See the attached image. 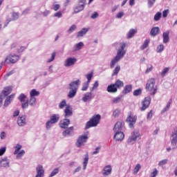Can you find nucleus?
<instances>
[{"instance_id":"f257e3e1","label":"nucleus","mask_w":177,"mask_h":177,"mask_svg":"<svg viewBox=\"0 0 177 177\" xmlns=\"http://www.w3.org/2000/svg\"><path fill=\"white\" fill-rule=\"evenodd\" d=\"M127 47V44L122 43L121 44L120 48L117 51L116 56L111 61V66H115L117 63L121 60L125 56V53H127V50H125V48Z\"/></svg>"},{"instance_id":"f03ea898","label":"nucleus","mask_w":177,"mask_h":177,"mask_svg":"<svg viewBox=\"0 0 177 177\" xmlns=\"http://www.w3.org/2000/svg\"><path fill=\"white\" fill-rule=\"evenodd\" d=\"M145 89L149 92V95L154 96L157 93V86H156V79L149 78L146 84Z\"/></svg>"},{"instance_id":"7ed1b4c3","label":"nucleus","mask_w":177,"mask_h":177,"mask_svg":"<svg viewBox=\"0 0 177 177\" xmlns=\"http://www.w3.org/2000/svg\"><path fill=\"white\" fill-rule=\"evenodd\" d=\"M81 81L80 80L71 82L69 84V92L68 93V97L69 99H73L77 95V91H78V86H80Z\"/></svg>"},{"instance_id":"20e7f679","label":"nucleus","mask_w":177,"mask_h":177,"mask_svg":"<svg viewBox=\"0 0 177 177\" xmlns=\"http://www.w3.org/2000/svg\"><path fill=\"white\" fill-rule=\"evenodd\" d=\"M102 120V116L100 114L94 115L90 119V121H88L85 126V129H89L93 127H97V124L100 122Z\"/></svg>"},{"instance_id":"39448f33","label":"nucleus","mask_w":177,"mask_h":177,"mask_svg":"<svg viewBox=\"0 0 177 177\" xmlns=\"http://www.w3.org/2000/svg\"><path fill=\"white\" fill-rule=\"evenodd\" d=\"M138 120V117L132 113V112H129L128 117L126 119V122H129V128H133L135 124H136V120Z\"/></svg>"},{"instance_id":"423d86ee","label":"nucleus","mask_w":177,"mask_h":177,"mask_svg":"<svg viewBox=\"0 0 177 177\" xmlns=\"http://www.w3.org/2000/svg\"><path fill=\"white\" fill-rule=\"evenodd\" d=\"M88 134L80 136L76 142L77 147H81V146H85V143L88 142Z\"/></svg>"},{"instance_id":"0eeeda50","label":"nucleus","mask_w":177,"mask_h":177,"mask_svg":"<svg viewBox=\"0 0 177 177\" xmlns=\"http://www.w3.org/2000/svg\"><path fill=\"white\" fill-rule=\"evenodd\" d=\"M150 103H151V97H150V96L145 97L144 100L141 102L142 106L140 108V111H145V110L149 109Z\"/></svg>"},{"instance_id":"6e6552de","label":"nucleus","mask_w":177,"mask_h":177,"mask_svg":"<svg viewBox=\"0 0 177 177\" xmlns=\"http://www.w3.org/2000/svg\"><path fill=\"white\" fill-rule=\"evenodd\" d=\"M18 99L21 103L22 109H27L28 107V98H27V95L21 93Z\"/></svg>"},{"instance_id":"1a4fd4ad","label":"nucleus","mask_w":177,"mask_h":177,"mask_svg":"<svg viewBox=\"0 0 177 177\" xmlns=\"http://www.w3.org/2000/svg\"><path fill=\"white\" fill-rule=\"evenodd\" d=\"M60 116L59 114H54L50 117V120L46 122V129H49L50 128V124H56L59 121Z\"/></svg>"},{"instance_id":"9d476101","label":"nucleus","mask_w":177,"mask_h":177,"mask_svg":"<svg viewBox=\"0 0 177 177\" xmlns=\"http://www.w3.org/2000/svg\"><path fill=\"white\" fill-rule=\"evenodd\" d=\"M80 3L81 4L74 8V13H80V12L84 10L86 5V0H80Z\"/></svg>"},{"instance_id":"9b49d317","label":"nucleus","mask_w":177,"mask_h":177,"mask_svg":"<svg viewBox=\"0 0 177 177\" xmlns=\"http://www.w3.org/2000/svg\"><path fill=\"white\" fill-rule=\"evenodd\" d=\"M122 86H124V82L120 80H117L115 84H111L112 93L117 92V88L120 89V88H122Z\"/></svg>"},{"instance_id":"f8f14e48","label":"nucleus","mask_w":177,"mask_h":177,"mask_svg":"<svg viewBox=\"0 0 177 177\" xmlns=\"http://www.w3.org/2000/svg\"><path fill=\"white\" fill-rule=\"evenodd\" d=\"M125 127V122L122 120L118 121L114 127L113 131L114 132H120V131H122V129Z\"/></svg>"},{"instance_id":"ddd939ff","label":"nucleus","mask_w":177,"mask_h":177,"mask_svg":"<svg viewBox=\"0 0 177 177\" xmlns=\"http://www.w3.org/2000/svg\"><path fill=\"white\" fill-rule=\"evenodd\" d=\"M116 132L113 136V138L116 142H122L124 138H125V134L122 131H115Z\"/></svg>"},{"instance_id":"4468645a","label":"nucleus","mask_w":177,"mask_h":177,"mask_svg":"<svg viewBox=\"0 0 177 177\" xmlns=\"http://www.w3.org/2000/svg\"><path fill=\"white\" fill-rule=\"evenodd\" d=\"M140 136L139 131H133L131 136L129 138L127 142L128 143H132V142H136V139Z\"/></svg>"},{"instance_id":"2eb2a0df","label":"nucleus","mask_w":177,"mask_h":177,"mask_svg":"<svg viewBox=\"0 0 177 177\" xmlns=\"http://www.w3.org/2000/svg\"><path fill=\"white\" fill-rule=\"evenodd\" d=\"M77 62V58L75 57H69L68 58L64 63L65 67H70L71 66H74Z\"/></svg>"},{"instance_id":"dca6fc26","label":"nucleus","mask_w":177,"mask_h":177,"mask_svg":"<svg viewBox=\"0 0 177 177\" xmlns=\"http://www.w3.org/2000/svg\"><path fill=\"white\" fill-rule=\"evenodd\" d=\"M36 171H37V175L35 177H44V175L45 174V170H44V167H42V165H39L36 167Z\"/></svg>"},{"instance_id":"f3484780","label":"nucleus","mask_w":177,"mask_h":177,"mask_svg":"<svg viewBox=\"0 0 177 177\" xmlns=\"http://www.w3.org/2000/svg\"><path fill=\"white\" fill-rule=\"evenodd\" d=\"M19 57L18 55H8L6 59L5 62H8V60H9L10 63H16V62H17V60H19Z\"/></svg>"},{"instance_id":"a211bd4d","label":"nucleus","mask_w":177,"mask_h":177,"mask_svg":"<svg viewBox=\"0 0 177 177\" xmlns=\"http://www.w3.org/2000/svg\"><path fill=\"white\" fill-rule=\"evenodd\" d=\"M17 124H18L19 127H24V125H26V124H27L26 115L19 116V118L17 119Z\"/></svg>"},{"instance_id":"6ab92c4d","label":"nucleus","mask_w":177,"mask_h":177,"mask_svg":"<svg viewBox=\"0 0 177 177\" xmlns=\"http://www.w3.org/2000/svg\"><path fill=\"white\" fill-rule=\"evenodd\" d=\"M0 167H3V168L9 167V160L8 158L0 159Z\"/></svg>"},{"instance_id":"aec40b11","label":"nucleus","mask_w":177,"mask_h":177,"mask_svg":"<svg viewBox=\"0 0 177 177\" xmlns=\"http://www.w3.org/2000/svg\"><path fill=\"white\" fill-rule=\"evenodd\" d=\"M13 99H15V95H11L7 97L4 102L3 106L8 107V106H9L10 103H12V101L13 100Z\"/></svg>"},{"instance_id":"412c9836","label":"nucleus","mask_w":177,"mask_h":177,"mask_svg":"<svg viewBox=\"0 0 177 177\" xmlns=\"http://www.w3.org/2000/svg\"><path fill=\"white\" fill-rule=\"evenodd\" d=\"M68 125H70L69 119H64L63 122H60L59 123L60 128H62L63 129H66Z\"/></svg>"},{"instance_id":"4be33fe9","label":"nucleus","mask_w":177,"mask_h":177,"mask_svg":"<svg viewBox=\"0 0 177 177\" xmlns=\"http://www.w3.org/2000/svg\"><path fill=\"white\" fill-rule=\"evenodd\" d=\"M65 117H71L73 115V109L70 106H67L64 109Z\"/></svg>"},{"instance_id":"5701e85b","label":"nucleus","mask_w":177,"mask_h":177,"mask_svg":"<svg viewBox=\"0 0 177 177\" xmlns=\"http://www.w3.org/2000/svg\"><path fill=\"white\" fill-rule=\"evenodd\" d=\"M163 44H168L169 42V30H167L162 34Z\"/></svg>"},{"instance_id":"b1692460","label":"nucleus","mask_w":177,"mask_h":177,"mask_svg":"<svg viewBox=\"0 0 177 177\" xmlns=\"http://www.w3.org/2000/svg\"><path fill=\"white\" fill-rule=\"evenodd\" d=\"M158 34H160V28L158 27H153L151 28L150 35L151 37H156V35H158Z\"/></svg>"},{"instance_id":"393cba45","label":"nucleus","mask_w":177,"mask_h":177,"mask_svg":"<svg viewBox=\"0 0 177 177\" xmlns=\"http://www.w3.org/2000/svg\"><path fill=\"white\" fill-rule=\"evenodd\" d=\"M132 91V84L126 85L122 91V93L124 95H127V93H129Z\"/></svg>"},{"instance_id":"a878e982","label":"nucleus","mask_w":177,"mask_h":177,"mask_svg":"<svg viewBox=\"0 0 177 177\" xmlns=\"http://www.w3.org/2000/svg\"><path fill=\"white\" fill-rule=\"evenodd\" d=\"M138 32L136 29H130L129 32L127 33V39H131L134 35Z\"/></svg>"},{"instance_id":"bb28decb","label":"nucleus","mask_w":177,"mask_h":177,"mask_svg":"<svg viewBox=\"0 0 177 177\" xmlns=\"http://www.w3.org/2000/svg\"><path fill=\"white\" fill-rule=\"evenodd\" d=\"M92 100V93H86L84 94V96L82 97V100L84 102H86L88 100Z\"/></svg>"},{"instance_id":"cd10ccee","label":"nucleus","mask_w":177,"mask_h":177,"mask_svg":"<svg viewBox=\"0 0 177 177\" xmlns=\"http://www.w3.org/2000/svg\"><path fill=\"white\" fill-rule=\"evenodd\" d=\"M3 96H8L12 93V87H6L2 91Z\"/></svg>"},{"instance_id":"c85d7f7f","label":"nucleus","mask_w":177,"mask_h":177,"mask_svg":"<svg viewBox=\"0 0 177 177\" xmlns=\"http://www.w3.org/2000/svg\"><path fill=\"white\" fill-rule=\"evenodd\" d=\"M111 174V167H105L103 169L102 174L104 176H106V175H110Z\"/></svg>"},{"instance_id":"c756f323","label":"nucleus","mask_w":177,"mask_h":177,"mask_svg":"<svg viewBox=\"0 0 177 177\" xmlns=\"http://www.w3.org/2000/svg\"><path fill=\"white\" fill-rule=\"evenodd\" d=\"M89 161V155L86 153L85 155V158L84 159L83 162V169L85 170L86 169V165H88V162Z\"/></svg>"},{"instance_id":"7c9ffc66","label":"nucleus","mask_w":177,"mask_h":177,"mask_svg":"<svg viewBox=\"0 0 177 177\" xmlns=\"http://www.w3.org/2000/svg\"><path fill=\"white\" fill-rule=\"evenodd\" d=\"M39 91H37L35 88H33L30 92V97H35V96H39Z\"/></svg>"},{"instance_id":"2f4dec72","label":"nucleus","mask_w":177,"mask_h":177,"mask_svg":"<svg viewBox=\"0 0 177 177\" xmlns=\"http://www.w3.org/2000/svg\"><path fill=\"white\" fill-rule=\"evenodd\" d=\"M120 114H121V109H116L113 111L112 115L114 118H117L120 117Z\"/></svg>"},{"instance_id":"473e14b6","label":"nucleus","mask_w":177,"mask_h":177,"mask_svg":"<svg viewBox=\"0 0 177 177\" xmlns=\"http://www.w3.org/2000/svg\"><path fill=\"white\" fill-rule=\"evenodd\" d=\"M28 104H29V106H31L32 107L34 106L35 104H37V98L30 97V98L28 101Z\"/></svg>"},{"instance_id":"72a5a7b5","label":"nucleus","mask_w":177,"mask_h":177,"mask_svg":"<svg viewBox=\"0 0 177 177\" xmlns=\"http://www.w3.org/2000/svg\"><path fill=\"white\" fill-rule=\"evenodd\" d=\"M149 44H150V40L149 39H146L143 44L140 46V50H145L147 46H149Z\"/></svg>"},{"instance_id":"f704fd0d","label":"nucleus","mask_w":177,"mask_h":177,"mask_svg":"<svg viewBox=\"0 0 177 177\" xmlns=\"http://www.w3.org/2000/svg\"><path fill=\"white\" fill-rule=\"evenodd\" d=\"M120 71H121V66H117L113 70L112 76L114 77V75H118V73H120Z\"/></svg>"},{"instance_id":"c9c22d12","label":"nucleus","mask_w":177,"mask_h":177,"mask_svg":"<svg viewBox=\"0 0 177 177\" xmlns=\"http://www.w3.org/2000/svg\"><path fill=\"white\" fill-rule=\"evenodd\" d=\"M86 32H88V29L86 28H83L82 30H80V32H77V37H84V35H85V34H86Z\"/></svg>"},{"instance_id":"e433bc0d","label":"nucleus","mask_w":177,"mask_h":177,"mask_svg":"<svg viewBox=\"0 0 177 177\" xmlns=\"http://www.w3.org/2000/svg\"><path fill=\"white\" fill-rule=\"evenodd\" d=\"M171 104H172V100L171 98L169 100L167 106L163 109L162 113H165V111H168L169 107H171Z\"/></svg>"},{"instance_id":"4c0bfd02","label":"nucleus","mask_w":177,"mask_h":177,"mask_svg":"<svg viewBox=\"0 0 177 177\" xmlns=\"http://www.w3.org/2000/svg\"><path fill=\"white\" fill-rule=\"evenodd\" d=\"M25 154H26V151H24V149L21 150L19 152L17 153V160L21 158V157H23V156H24Z\"/></svg>"},{"instance_id":"58836bf2","label":"nucleus","mask_w":177,"mask_h":177,"mask_svg":"<svg viewBox=\"0 0 177 177\" xmlns=\"http://www.w3.org/2000/svg\"><path fill=\"white\" fill-rule=\"evenodd\" d=\"M21 145L20 144H18L16 147H15V151H14V154L15 156H16V154H17L19 153V151H20V150H21Z\"/></svg>"},{"instance_id":"ea45409f","label":"nucleus","mask_w":177,"mask_h":177,"mask_svg":"<svg viewBox=\"0 0 177 177\" xmlns=\"http://www.w3.org/2000/svg\"><path fill=\"white\" fill-rule=\"evenodd\" d=\"M67 106V102H66V100H63L59 104V109H64Z\"/></svg>"},{"instance_id":"a19ab883","label":"nucleus","mask_w":177,"mask_h":177,"mask_svg":"<svg viewBox=\"0 0 177 177\" xmlns=\"http://www.w3.org/2000/svg\"><path fill=\"white\" fill-rule=\"evenodd\" d=\"M57 174H59V167L55 168L50 174L49 177H53L55 175H57Z\"/></svg>"},{"instance_id":"79ce46f5","label":"nucleus","mask_w":177,"mask_h":177,"mask_svg":"<svg viewBox=\"0 0 177 177\" xmlns=\"http://www.w3.org/2000/svg\"><path fill=\"white\" fill-rule=\"evenodd\" d=\"M166 164H168L167 159L162 160L158 162L159 167H164V165H165Z\"/></svg>"},{"instance_id":"37998d69","label":"nucleus","mask_w":177,"mask_h":177,"mask_svg":"<svg viewBox=\"0 0 177 177\" xmlns=\"http://www.w3.org/2000/svg\"><path fill=\"white\" fill-rule=\"evenodd\" d=\"M161 12H157L155 16H154V20L155 21H158V20H160L161 19Z\"/></svg>"},{"instance_id":"c03bdc74","label":"nucleus","mask_w":177,"mask_h":177,"mask_svg":"<svg viewBox=\"0 0 177 177\" xmlns=\"http://www.w3.org/2000/svg\"><path fill=\"white\" fill-rule=\"evenodd\" d=\"M133 96H139V95H142V89L138 88L133 91Z\"/></svg>"},{"instance_id":"a18cd8bd","label":"nucleus","mask_w":177,"mask_h":177,"mask_svg":"<svg viewBox=\"0 0 177 177\" xmlns=\"http://www.w3.org/2000/svg\"><path fill=\"white\" fill-rule=\"evenodd\" d=\"M162 50H164V45L160 44V45L158 46V47L156 48V52L158 53H161V52H162Z\"/></svg>"},{"instance_id":"49530a36","label":"nucleus","mask_w":177,"mask_h":177,"mask_svg":"<svg viewBox=\"0 0 177 177\" xmlns=\"http://www.w3.org/2000/svg\"><path fill=\"white\" fill-rule=\"evenodd\" d=\"M140 168H142V166H140V164H137L134 168L133 174L138 173L139 171H140Z\"/></svg>"},{"instance_id":"de8ad7c7","label":"nucleus","mask_w":177,"mask_h":177,"mask_svg":"<svg viewBox=\"0 0 177 177\" xmlns=\"http://www.w3.org/2000/svg\"><path fill=\"white\" fill-rule=\"evenodd\" d=\"M92 77H93V73H91L86 75L88 84H89V82H91V80H92Z\"/></svg>"},{"instance_id":"09e8293b","label":"nucleus","mask_w":177,"mask_h":177,"mask_svg":"<svg viewBox=\"0 0 177 177\" xmlns=\"http://www.w3.org/2000/svg\"><path fill=\"white\" fill-rule=\"evenodd\" d=\"M82 46H84V43L80 42V43L77 44L75 45V48H76L75 50H80V49H81V48H82Z\"/></svg>"},{"instance_id":"8fccbe9b","label":"nucleus","mask_w":177,"mask_h":177,"mask_svg":"<svg viewBox=\"0 0 177 177\" xmlns=\"http://www.w3.org/2000/svg\"><path fill=\"white\" fill-rule=\"evenodd\" d=\"M169 71V68H165L163 71L161 72L160 75H162V77H165V74H167V73H168Z\"/></svg>"},{"instance_id":"3c124183","label":"nucleus","mask_w":177,"mask_h":177,"mask_svg":"<svg viewBox=\"0 0 177 177\" xmlns=\"http://www.w3.org/2000/svg\"><path fill=\"white\" fill-rule=\"evenodd\" d=\"M89 88V83L87 82L84 84L83 86L82 87V91H86Z\"/></svg>"},{"instance_id":"603ef678","label":"nucleus","mask_w":177,"mask_h":177,"mask_svg":"<svg viewBox=\"0 0 177 177\" xmlns=\"http://www.w3.org/2000/svg\"><path fill=\"white\" fill-rule=\"evenodd\" d=\"M171 136L173 138L172 140H171V142L173 143H176L177 144V136H176V134L172 133Z\"/></svg>"},{"instance_id":"864d4df0","label":"nucleus","mask_w":177,"mask_h":177,"mask_svg":"<svg viewBox=\"0 0 177 177\" xmlns=\"http://www.w3.org/2000/svg\"><path fill=\"white\" fill-rule=\"evenodd\" d=\"M63 16V15L62 14L61 11H58L57 12L54 14V17H58V19H60V17H62Z\"/></svg>"},{"instance_id":"5fc2aeb1","label":"nucleus","mask_w":177,"mask_h":177,"mask_svg":"<svg viewBox=\"0 0 177 177\" xmlns=\"http://www.w3.org/2000/svg\"><path fill=\"white\" fill-rule=\"evenodd\" d=\"M100 149H102V147H101L100 146L97 147L95 148V151H93V152L92 153V154H93V156H95V154H97V153L100 151Z\"/></svg>"},{"instance_id":"6e6d98bb","label":"nucleus","mask_w":177,"mask_h":177,"mask_svg":"<svg viewBox=\"0 0 177 177\" xmlns=\"http://www.w3.org/2000/svg\"><path fill=\"white\" fill-rule=\"evenodd\" d=\"M120 102H121V97H115L113 100V103H115V104L120 103Z\"/></svg>"},{"instance_id":"4d7b16f0","label":"nucleus","mask_w":177,"mask_h":177,"mask_svg":"<svg viewBox=\"0 0 177 177\" xmlns=\"http://www.w3.org/2000/svg\"><path fill=\"white\" fill-rule=\"evenodd\" d=\"M55 57H56V53L54 52L52 53L51 59H48V63H50V62H53L55 60Z\"/></svg>"},{"instance_id":"13d9d810","label":"nucleus","mask_w":177,"mask_h":177,"mask_svg":"<svg viewBox=\"0 0 177 177\" xmlns=\"http://www.w3.org/2000/svg\"><path fill=\"white\" fill-rule=\"evenodd\" d=\"M71 133V131L68 129H66L64 132H63V136H67V135H70Z\"/></svg>"},{"instance_id":"bf43d9fd","label":"nucleus","mask_w":177,"mask_h":177,"mask_svg":"<svg viewBox=\"0 0 177 177\" xmlns=\"http://www.w3.org/2000/svg\"><path fill=\"white\" fill-rule=\"evenodd\" d=\"M153 117V110H151L148 114H147V120H150L151 119V118Z\"/></svg>"},{"instance_id":"052dcab7","label":"nucleus","mask_w":177,"mask_h":177,"mask_svg":"<svg viewBox=\"0 0 177 177\" xmlns=\"http://www.w3.org/2000/svg\"><path fill=\"white\" fill-rule=\"evenodd\" d=\"M6 151V147H2L1 149H0V157L1 156H3Z\"/></svg>"},{"instance_id":"680f3d73","label":"nucleus","mask_w":177,"mask_h":177,"mask_svg":"<svg viewBox=\"0 0 177 177\" xmlns=\"http://www.w3.org/2000/svg\"><path fill=\"white\" fill-rule=\"evenodd\" d=\"M157 174H158V171L157 170V169H154V171L151 174V177L157 176Z\"/></svg>"},{"instance_id":"e2e57ef3","label":"nucleus","mask_w":177,"mask_h":177,"mask_svg":"<svg viewBox=\"0 0 177 177\" xmlns=\"http://www.w3.org/2000/svg\"><path fill=\"white\" fill-rule=\"evenodd\" d=\"M75 28H77V26L75 25H72L68 30V32H73V31L75 30Z\"/></svg>"},{"instance_id":"0e129e2a","label":"nucleus","mask_w":177,"mask_h":177,"mask_svg":"<svg viewBox=\"0 0 177 177\" xmlns=\"http://www.w3.org/2000/svg\"><path fill=\"white\" fill-rule=\"evenodd\" d=\"M91 17V19H96L99 17V13H97V12H95L93 14H92Z\"/></svg>"},{"instance_id":"69168bd1","label":"nucleus","mask_w":177,"mask_h":177,"mask_svg":"<svg viewBox=\"0 0 177 177\" xmlns=\"http://www.w3.org/2000/svg\"><path fill=\"white\" fill-rule=\"evenodd\" d=\"M122 16H124V12L121 11L118 13V15H116V17L117 19H121Z\"/></svg>"},{"instance_id":"338daca9","label":"nucleus","mask_w":177,"mask_h":177,"mask_svg":"<svg viewBox=\"0 0 177 177\" xmlns=\"http://www.w3.org/2000/svg\"><path fill=\"white\" fill-rule=\"evenodd\" d=\"M155 2H156V0H148V5H149V8H151V6L154 5Z\"/></svg>"},{"instance_id":"774afa93","label":"nucleus","mask_w":177,"mask_h":177,"mask_svg":"<svg viewBox=\"0 0 177 177\" xmlns=\"http://www.w3.org/2000/svg\"><path fill=\"white\" fill-rule=\"evenodd\" d=\"M58 9H60V4H55L54 6L53 10H55V12H57Z\"/></svg>"}]
</instances>
